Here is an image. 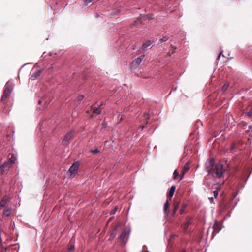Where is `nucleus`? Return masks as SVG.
Masks as SVG:
<instances>
[{
  "mask_svg": "<svg viewBox=\"0 0 252 252\" xmlns=\"http://www.w3.org/2000/svg\"><path fill=\"white\" fill-rule=\"evenodd\" d=\"M208 199L209 200V202L211 203H214V199L213 197H209L208 198Z\"/></svg>",
  "mask_w": 252,
  "mask_h": 252,
  "instance_id": "473e14b6",
  "label": "nucleus"
},
{
  "mask_svg": "<svg viewBox=\"0 0 252 252\" xmlns=\"http://www.w3.org/2000/svg\"><path fill=\"white\" fill-rule=\"evenodd\" d=\"M249 128H252V126H249Z\"/></svg>",
  "mask_w": 252,
  "mask_h": 252,
  "instance_id": "a19ab883",
  "label": "nucleus"
},
{
  "mask_svg": "<svg viewBox=\"0 0 252 252\" xmlns=\"http://www.w3.org/2000/svg\"><path fill=\"white\" fill-rule=\"evenodd\" d=\"M221 55H222V56H223V55L222 54V52H220V54L219 55L218 57V59H219Z\"/></svg>",
  "mask_w": 252,
  "mask_h": 252,
  "instance_id": "f704fd0d",
  "label": "nucleus"
},
{
  "mask_svg": "<svg viewBox=\"0 0 252 252\" xmlns=\"http://www.w3.org/2000/svg\"><path fill=\"white\" fill-rule=\"evenodd\" d=\"M206 179V177H205V179L204 180V184L206 185L205 180Z\"/></svg>",
  "mask_w": 252,
  "mask_h": 252,
  "instance_id": "4c0bfd02",
  "label": "nucleus"
},
{
  "mask_svg": "<svg viewBox=\"0 0 252 252\" xmlns=\"http://www.w3.org/2000/svg\"><path fill=\"white\" fill-rule=\"evenodd\" d=\"M93 112L94 113L96 114L97 115L100 114L101 113V110L100 108V107H95L94 106H92Z\"/></svg>",
  "mask_w": 252,
  "mask_h": 252,
  "instance_id": "dca6fc26",
  "label": "nucleus"
},
{
  "mask_svg": "<svg viewBox=\"0 0 252 252\" xmlns=\"http://www.w3.org/2000/svg\"><path fill=\"white\" fill-rule=\"evenodd\" d=\"M145 57L144 55H142L140 57L136 58L132 62V64L133 66H138L139 65Z\"/></svg>",
  "mask_w": 252,
  "mask_h": 252,
  "instance_id": "6e6552de",
  "label": "nucleus"
},
{
  "mask_svg": "<svg viewBox=\"0 0 252 252\" xmlns=\"http://www.w3.org/2000/svg\"><path fill=\"white\" fill-rule=\"evenodd\" d=\"M180 206V202L179 201H177L176 202H175L174 204V208L172 210V215L173 216H174L177 210L179 208Z\"/></svg>",
  "mask_w": 252,
  "mask_h": 252,
  "instance_id": "4468645a",
  "label": "nucleus"
},
{
  "mask_svg": "<svg viewBox=\"0 0 252 252\" xmlns=\"http://www.w3.org/2000/svg\"><path fill=\"white\" fill-rule=\"evenodd\" d=\"M220 190V188H217L215 189V190L213 191V195L215 198L218 197Z\"/></svg>",
  "mask_w": 252,
  "mask_h": 252,
  "instance_id": "5701e85b",
  "label": "nucleus"
},
{
  "mask_svg": "<svg viewBox=\"0 0 252 252\" xmlns=\"http://www.w3.org/2000/svg\"><path fill=\"white\" fill-rule=\"evenodd\" d=\"M146 18L148 19H152L153 18V15H143L142 14H140L139 16L137 18V20L135 21V22L133 23V25H135L136 23H137L138 22H142V20H146Z\"/></svg>",
  "mask_w": 252,
  "mask_h": 252,
  "instance_id": "0eeeda50",
  "label": "nucleus"
},
{
  "mask_svg": "<svg viewBox=\"0 0 252 252\" xmlns=\"http://www.w3.org/2000/svg\"><path fill=\"white\" fill-rule=\"evenodd\" d=\"M90 152L94 154H96L98 153L99 152V151L98 150L97 148H96L94 150H91Z\"/></svg>",
  "mask_w": 252,
  "mask_h": 252,
  "instance_id": "c756f323",
  "label": "nucleus"
},
{
  "mask_svg": "<svg viewBox=\"0 0 252 252\" xmlns=\"http://www.w3.org/2000/svg\"><path fill=\"white\" fill-rule=\"evenodd\" d=\"M116 10H117V11H116L117 13H119L120 12V10H117V9Z\"/></svg>",
  "mask_w": 252,
  "mask_h": 252,
  "instance_id": "58836bf2",
  "label": "nucleus"
},
{
  "mask_svg": "<svg viewBox=\"0 0 252 252\" xmlns=\"http://www.w3.org/2000/svg\"><path fill=\"white\" fill-rule=\"evenodd\" d=\"M192 217L188 218V220L183 225V229L184 231H187L188 228V226L191 224L190 220H192Z\"/></svg>",
  "mask_w": 252,
  "mask_h": 252,
  "instance_id": "2eb2a0df",
  "label": "nucleus"
},
{
  "mask_svg": "<svg viewBox=\"0 0 252 252\" xmlns=\"http://www.w3.org/2000/svg\"><path fill=\"white\" fill-rule=\"evenodd\" d=\"M189 170V165L187 163L184 166V169L183 172H185L186 173Z\"/></svg>",
  "mask_w": 252,
  "mask_h": 252,
  "instance_id": "a878e982",
  "label": "nucleus"
},
{
  "mask_svg": "<svg viewBox=\"0 0 252 252\" xmlns=\"http://www.w3.org/2000/svg\"><path fill=\"white\" fill-rule=\"evenodd\" d=\"M12 165L10 163H9L7 161L4 162L0 166V171L1 173H3L5 171L8 170Z\"/></svg>",
  "mask_w": 252,
  "mask_h": 252,
  "instance_id": "423d86ee",
  "label": "nucleus"
},
{
  "mask_svg": "<svg viewBox=\"0 0 252 252\" xmlns=\"http://www.w3.org/2000/svg\"><path fill=\"white\" fill-rule=\"evenodd\" d=\"M169 199H167L166 202L164 205V212L166 217L168 216L170 211V202Z\"/></svg>",
  "mask_w": 252,
  "mask_h": 252,
  "instance_id": "1a4fd4ad",
  "label": "nucleus"
},
{
  "mask_svg": "<svg viewBox=\"0 0 252 252\" xmlns=\"http://www.w3.org/2000/svg\"><path fill=\"white\" fill-rule=\"evenodd\" d=\"M153 41L152 40H147L145 43H144L141 47V49L142 51H144L146 49L149 47L151 44L153 43Z\"/></svg>",
  "mask_w": 252,
  "mask_h": 252,
  "instance_id": "ddd939ff",
  "label": "nucleus"
},
{
  "mask_svg": "<svg viewBox=\"0 0 252 252\" xmlns=\"http://www.w3.org/2000/svg\"><path fill=\"white\" fill-rule=\"evenodd\" d=\"M79 165L78 164L73 163L69 169V172L70 175L74 174L75 172H76L78 170Z\"/></svg>",
  "mask_w": 252,
  "mask_h": 252,
  "instance_id": "9d476101",
  "label": "nucleus"
},
{
  "mask_svg": "<svg viewBox=\"0 0 252 252\" xmlns=\"http://www.w3.org/2000/svg\"><path fill=\"white\" fill-rule=\"evenodd\" d=\"M38 103L39 104H41V103H42L41 100H39Z\"/></svg>",
  "mask_w": 252,
  "mask_h": 252,
  "instance_id": "c9c22d12",
  "label": "nucleus"
},
{
  "mask_svg": "<svg viewBox=\"0 0 252 252\" xmlns=\"http://www.w3.org/2000/svg\"><path fill=\"white\" fill-rule=\"evenodd\" d=\"M11 209L10 208L5 209L3 211V215L6 217H8L11 214Z\"/></svg>",
  "mask_w": 252,
  "mask_h": 252,
  "instance_id": "a211bd4d",
  "label": "nucleus"
},
{
  "mask_svg": "<svg viewBox=\"0 0 252 252\" xmlns=\"http://www.w3.org/2000/svg\"><path fill=\"white\" fill-rule=\"evenodd\" d=\"M127 235H128V233L126 232V231H123L119 236V242L122 244H125L128 240L127 237L126 240V241L125 240V238L127 236Z\"/></svg>",
  "mask_w": 252,
  "mask_h": 252,
  "instance_id": "39448f33",
  "label": "nucleus"
},
{
  "mask_svg": "<svg viewBox=\"0 0 252 252\" xmlns=\"http://www.w3.org/2000/svg\"><path fill=\"white\" fill-rule=\"evenodd\" d=\"M173 175H174V179H176L177 177L178 176L179 174H178V171L176 170L174 171Z\"/></svg>",
  "mask_w": 252,
  "mask_h": 252,
  "instance_id": "7c9ffc66",
  "label": "nucleus"
},
{
  "mask_svg": "<svg viewBox=\"0 0 252 252\" xmlns=\"http://www.w3.org/2000/svg\"><path fill=\"white\" fill-rule=\"evenodd\" d=\"M143 128H144V126L141 127L142 129H143Z\"/></svg>",
  "mask_w": 252,
  "mask_h": 252,
  "instance_id": "79ce46f5",
  "label": "nucleus"
},
{
  "mask_svg": "<svg viewBox=\"0 0 252 252\" xmlns=\"http://www.w3.org/2000/svg\"><path fill=\"white\" fill-rule=\"evenodd\" d=\"M215 227V224H214V225H213V229H214Z\"/></svg>",
  "mask_w": 252,
  "mask_h": 252,
  "instance_id": "ea45409f",
  "label": "nucleus"
},
{
  "mask_svg": "<svg viewBox=\"0 0 252 252\" xmlns=\"http://www.w3.org/2000/svg\"><path fill=\"white\" fill-rule=\"evenodd\" d=\"M144 123L145 124H147L148 123V120L150 118V115L148 113L145 112L144 113Z\"/></svg>",
  "mask_w": 252,
  "mask_h": 252,
  "instance_id": "aec40b11",
  "label": "nucleus"
},
{
  "mask_svg": "<svg viewBox=\"0 0 252 252\" xmlns=\"http://www.w3.org/2000/svg\"><path fill=\"white\" fill-rule=\"evenodd\" d=\"M7 201V197L5 196L2 198V200L0 202V206L2 207L5 205Z\"/></svg>",
  "mask_w": 252,
  "mask_h": 252,
  "instance_id": "f3484780",
  "label": "nucleus"
},
{
  "mask_svg": "<svg viewBox=\"0 0 252 252\" xmlns=\"http://www.w3.org/2000/svg\"><path fill=\"white\" fill-rule=\"evenodd\" d=\"M74 134V131L71 130L67 132L65 135L64 138L62 141V143L63 145H67L71 139Z\"/></svg>",
  "mask_w": 252,
  "mask_h": 252,
  "instance_id": "20e7f679",
  "label": "nucleus"
},
{
  "mask_svg": "<svg viewBox=\"0 0 252 252\" xmlns=\"http://www.w3.org/2000/svg\"><path fill=\"white\" fill-rule=\"evenodd\" d=\"M117 234V228H116L111 233L110 235V239H114Z\"/></svg>",
  "mask_w": 252,
  "mask_h": 252,
  "instance_id": "4be33fe9",
  "label": "nucleus"
},
{
  "mask_svg": "<svg viewBox=\"0 0 252 252\" xmlns=\"http://www.w3.org/2000/svg\"><path fill=\"white\" fill-rule=\"evenodd\" d=\"M214 161L213 159H208L205 163V169L208 175L213 174L215 169Z\"/></svg>",
  "mask_w": 252,
  "mask_h": 252,
  "instance_id": "f03ea898",
  "label": "nucleus"
},
{
  "mask_svg": "<svg viewBox=\"0 0 252 252\" xmlns=\"http://www.w3.org/2000/svg\"><path fill=\"white\" fill-rule=\"evenodd\" d=\"M185 174V172H182V174L180 176V180H181L183 178V177H184V175Z\"/></svg>",
  "mask_w": 252,
  "mask_h": 252,
  "instance_id": "72a5a7b5",
  "label": "nucleus"
},
{
  "mask_svg": "<svg viewBox=\"0 0 252 252\" xmlns=\"http://www.w3.org/2000/svg\"><path fill=\"white\" fill-rule=\"evenodd\" d=\"M225 170L223 169V165L221 163H217L215 166L214 172L218 178H221L223 177Z\"/></svg>",
  "mask_w": 252,
  "mask_h": 252,
  "instance_id": "7ed1b4c3",
  "label": "nucleus"
},
{
  "mask_svg": "<svg viewBox=\"0 0 252 252\" xmlns=\"http://www.w3.org/2000/svg\"><path fill=\"white\" fill-rule=\"evenodd\" d=\"M12 90V86L7 83L5 85L3 94L1 98V102L2 103H4L6 102L7 98L10 96Z\"/></svg>",
  "mask_w": 252,
  "mask_h": 252,
  "instance_id": "f257e3e1",
  "label": "nucleus"
},
{
  "mask_svg": "<svg viewBox=\"0 0 252 252\" xmlns=\"http://www.w3.org/2000/svg\"><path fill=\"white\" fill-rule=\"evenodd\" d=\"M176 189L175 186H172L171 188L169 189V190L168 191L167 197V199L169 198V200H171V198L173 197L174 193L175 192Z\"/></svg>",
  "mask_w": 252,
  "mask_h": 252,
  "instance_id": "f8f14e48",
  "label": "nucleus"
},
{
  "mask_svg": "<svg viewBox=\"0 0 252 252\" xmlns=\"http://www.w3.org/2000/svg\"><path fill=\"white\" fill-rule=\"evenodd\" d=\"M74 249L75 246L73 245H71L66 252H72Z\"/></svg>",
  "mask_w": 252,
  "mask_h": 252,
  "instance_id": "bb28decb",
  "label": "nucleus"
},
{
  "mask_svg": "<svg viewBox=\"0 0 252 252\" xmlns=\"http://www.w3.org/2000/svg\"><path fill=\"white\" fill-rule=\"evenodd\" d=\"M181 252H186V250L185 249H183L182 250Z\"/></svg>",
  "mask_w": 252,
  "mask_h": 252,
  "instance_id": "e433bc0d",
  "label": "nucleus"
},
{
  "mask_svg": "<svg viewBox=\"0 0 252 252\" xmlns=\"http://www.w3.org/2000/svg\"><path fill=\"white\" fill-rule=\"evenodd\" d=\"M42 72V70H38L34 72L31 76L30 79L32 80H35L37 79L41 75Z\"/></svg>",
  "mask_w": 252,
  "mask_h": 252,
  "instance_id": "9b49d317",
  "label": "nucleus"
},
{
  "mask_svg": "<svg viewBox=\"0 0 252 252\" xmlns=\"http://www.w3.org/2000/svg\"><path fill=\"white\" fill-rule=\"evenodd\" d=\"M169 37L168 36H163L162 38H160L159 41L161 43L164 42L168 40Z\"/></svg>",
  "mask_w": 252,
  "mask_h": 252,
  "instance_id": "393cba45",
  "label": "nucleus"
},
{
  "mask_svg": "<svg viewBox=\"0 0 252 252\" xmlns=\"http://www.w3.org/2000/svg\"><path fill=\"white\" fill-rule=\"evenodd\" d=\"M235 147H236L235 143H232L231 146H230V148L229 149V152L233 153V150L235 148Z\"/></svg>",
  "mask_w": 252,
  "mask_h": 252,
  "instance_id": "b1692460",
  "label": "nucleus"
},
{
  "mask_svg": "<svg viewBox=\"0 0 252 252\" xmlns=\"http://www.w3.org/2000/svg\"><path fill=\"white\" fill-rule=\"evenodd\" d=\"M229 87V84H225L223 85V86H222V90L223 91H225L228 87Z\"/></svg>",
  "mask_w": 252,
  "mask_h": 252,
  "instance_id": "cd10ccee",
  "label": "nucleus"
},
{
  "mask_svg": "<svg viewBox=\"0 0 252 252\" xmlns=\"http://www.w3.org/2000/svg\"><path fill=\"white\" fill-rule=\"evenodd\" d=\"M186 207H187L186 204L184 203L182 205V206L179 211L180 214H183L184 213L185 209L186 208Z\"/></svg>",
  "mask_w": 252,
  "mask_h": 252,
  "instance_id": "412c9836",
  "label": "nucleus"
},
{
  "mask_svg": "<svg viewBox=\"0 0 252 252\" xmlns=\"http://www.w3.org/2000/svg\"><path fill=\"white\" fill-rule=\"evenodd\" d=\"M117 207H115L113 209H112L110 212V215H114L115 214V213L117 211Z\"/></svg>",
  "mask_w": 252,
  "mask_h": 252,
  "instance_id": "c85d7f7f",
  "label": "nucleus"
},
{
  "mask_svg": "<svg viewBox=\"0 0 252 252\" xmlns=\"http://www.w3.org/2000/svg\"><path fill=\"white\" fill-rule=\"evenodd\" d=\"M16 160V158L14 156V155L12 154L11 157L7 161L9 163H11V165H12Z\"/></svg>",
  "mask_w": 252,
  "mask_h": 252,
  "instance_id": "6ab92c4d",
  "label": "nucleus"
},
{
  "mask_svg": "<svg viewBox=\"0 0 252 252\" xmlns=\"http://www.w3.org/2000/svg\"><path fill=\"white\" fill-rule=\"evenodd\" d=\"M83 98H84V96L83 95H79V96H78L77 99L79 101H81V100H82L83 99Z\"/></svg>",
  "mask_w": 252,
  "mask_h": 252,
  "instance_id": "2f4dec72",
  "label": "nucleus"
}]
</instances>
